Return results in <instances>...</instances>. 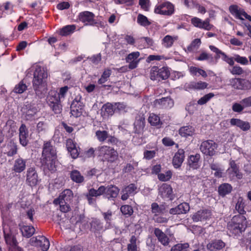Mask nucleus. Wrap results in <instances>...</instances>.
<instances>
[{
	"label": "nucleus",
	"mask_w": 251,
	"mask_h": 251,
	"mask_svg": "<svg viewBox=\"0 0 251 251\" xmlns=\"http://www.w3.org/2000/svg\"><path fill=\"white\" fill-rule=\"evenodd\" d=\"M48 72L44 67L36 65L33 73L32 86L36 96L39 99L44 98L47 91Z\"/></svg>",
	"instance_id": "f257e3e1"
},
{
	"label": "nucleus",
	"mask_w": 251,
	"mask_h": 251,
	"mask_svg": "<svg viewBox=\"0 0 251 251\" xmlns=\"http://www.w3.org/2000/svg\"><path fill=\"white\" fill-rule=\"evenodd\" d=\"M56 154L55 150L50 142L44 143L41 163L45 173L47 174L49 172L53 173L56 171Z\"/></svg>",
	"instance_id": "f03ea898"
},
{
	"label": "nucleus",
	"mask_w": 251,
	"mask_h": 251,
	"mask_svg": "<svg viewBox=\"0 0 251 251\" xmlns=\"http://www.w3.org/2000/svg\"><path fill=\"white\" fill-rule=\"evenodd\" d=\"M247 226L246 217L241 215L234 216L227 224L228 230L234 235L244 231Z\"/></svg>",
	"instance_id": "7ed1b4c3"
},
{
	"label": "nucleus",
	"mask_w": 251,
	"mask_h": 251,
	"mask_svg": "<svg viewBox=\"0 0 251 251\" xmlns=\"http://www.w3.org/2000/svg\"><path fill=\"white\" fill-rule=\"evenodd\" d=\"M98 151V154L100 156H102L104 159L108 161L113 162L117 157V151L112 148L106 146L99 147L96 149Z\"/></svg>",
	"instance_id": "20e7f679"
},
{
	"label": "nucleus",
	"mask_w": 251,
	"mask_h": 251,
	"mask_svg": "<svg viewBox=\"0 0 251 251\" xmlns=\"http://www.w3.org/2000/svg\"><path fill=\"white\" fill-rule=\"evenodd\" d=\"M217 148V144L211 140L202 142L200 146V150L202 153L210 156L215 154Z\"/></svg>",
	"instance_id": "39448f33"
},
{
	"label": "nucleus",
	"mask_w": 251,
	"mask_h": 251,
	"mask_svg": "<svg viewBox=\"0 0 251 251\" xmlns=\"http://www.w3.org/2000/svg\"><path fill=\"white\" fill-rule=\"evenodd\" d=\"M174 5L168 1L159 4L154 9L155 13L162 15H171L174 13Z\"/></svg>",
	"instance_id": "423d86ee"
},
{
	"label": "nucleus",
	"mask_w": 251,
	"mask_h": 251,
	"mask_svg": "<svg viewBox=\"0 0 251 251\" xmlns=\"http://www.w3.org/2000/svg\"><path fill=\"white\" fill-rule=\"evenodd\" d=\"M230 84L234 89L238 90H249L251 88L250 81L240 78H234L230 80Z\"/></svg>",
	"instance_id": "0eeeda50"
},
{
	"label": "nucleus",
	"mask_w": 251,
	"mask_h": 251,
	"mask_svg": "<svg viewBox=\"0 0 251 251\" xmlns=\"http://www.w3.org/2000/svg\"><path fill=\"white\" fill-rule=\"evenodd\" d=\"M31 245L40 247L43 251H47L50 247V242L45 236H38L30 239Z\"/></svg>",
	"instance_id": "6e6552de"
},
{
	"label": "nucleus",
	"mask_w": 251,
	"mask_h": 251,
	"mask_svg": "<svg viewBox=\"0 0 251 251\" xmlns=\"http://www.w3.org/2000/svg\"><path fill=\"white\" fill-rule=\"evenodd\" d=\"M39 182L38 174L33 167L27 169L26 173V182L31 187L35 186Z\"/></svg>",
	"instance_id": "1a4fd4ad"
},
{
	"label": "nucleus",
	"mask_w": 251,
	"mask_h": 251,
	"mask_svg": "<svg viewBox=\"0 0 251 251\" xmlns=\"http://www.w3.org/2000/svg\"><path fill=\"white\" fill-rule=\"evenodd\" d=\"M23 115L27 120H31L38 111L37 108L33 104L26 102L22 108Z\"/></svg>",
	"instance_id": "9d476101"
},
{
	"label": "nucleus",
	"mask_w": 251,
	"mask_h": 251,
	"mask_svg": "<svg viewBox=\"0 0 251 251\" xmlns=\"http://www.w3.org/2000/svg\"><path fill=\"white\" fill-rule=\"evenodd\" d=\"M159 194L164 199L167 198L172 201L175 198V195L173 193V189L170 185L163 183L158 189Z\"/></svg>",
	"instance_id": "9b49d317"
},
{
	"label": "nucleus",
	"mask_w": 251,
	"mask_h": 251,
	"mask_svg": "<svg viewBox=\"0 0 251 251\" xmlns=\"http://www.w3.org/2000/svg\"><path fill=\"white\" fill-rule=\"evenodd\" d=\"M139 51H134L129 53L126 58V61L128 63L129 69L132 70L136 68L140 61Z\"/></svg>",
	"instance_id": "f8f14e48"
},
{
	"label": "nucleus",
	"mask_w": 251,
	"mask_h": 251,
	"mask_svg": "<svg viewBox=\"0 0 251 251\" xmlns=\"http://www.w3.org/2000/svg\"><path fill=\"white\" fill-rule=\"evenodd\" d=\"M94 14L89 11H84L79 13V20L84 23L85 25H94L96 23L94 20Z\"/></svg>",
	"instance_id": "ddd939ff"
},
{
	"label": "nucleus",
	"mask_w": 251,
	"mask_h": 251,
	"mask_svg": "<svg viewBox=\"0 0 251 251\" xmlns=\"http://www.w3.org/2000/svg\"><path fill=\"white\" fill-rule=\"evenodd\" d=\"M104 197L108 200L115 199L118 196L120 189L114 185L104 186Z\"/></svg>",
	"instance_id": "4468645a"
},
{
	"label": "nucleus",
	"mask_w": 251,
	"mask_h": 251,
	"mask_svg": "<svg viewBox=\"0 0 251 251\" xmlns=\"http://www.w3.org/2000/svg\"><path fill=\"white\" fill-rule=\"evenodd\" d=\"M83 112V106L80 100H75L71 106V113L75 117L80 116Z\"/></svg>",
	"instance_id": "2eb2a0df"
},
{
	"label": "nucleus",
	"mask_w": 251,
	"mask_h": 251,
	"mask_svg": "<svg viewBox=\"0 0 251 251\" xmlns=\"http://www.w3.org/2000/svg\"><path fill=\"white\" fill-rule=\"evenodd\" d=\"M189 210V204L187 202H183L174 208H171L169 213L173 215L186 214Z\"/></svg>",
	"instance_id": "dca6fc26"
},
{
	"label": "nucleus",
	"mask_w": 251,
	"mask_h": 251,
	"mask_svg": "<svg viewBox=\"0 0 251 251\" xmlns=\"http://www.w3.org/2000/svg\"><path fill=\"white\" fill-rule=\"evenodd\" d=\"M116 104L107 103L104 104L101 109V114L103 118H108L113 115L116 111Z\"/></svg>",
	"instance_id": "f3484780"
},
{
	"label": "nucleus",
	"mask_w": 251,
	"mask_h": 251,
	"mask_svg": "<svg viewBox=\"0 0 251 251\" xmlns=\"http://www.w3.org/2000/svg\"><path fill=\"white\" fill-rule=\"evenodd\" d=\"M137 187L134 184H130L123 189L121 192V199L126 201L131 196H133L136 193Z\"/></svg>",
	"instance_id": "a211bd4d"
},
{
	"label": "nucleus",
	"mask_w": 251,
	"mask_h": 251,
	"mask_svg": "<svg viewBox=\"0 0 251 251\" xmlns=\"http://www.w3.org/2000/svg\"><path fill=\"white\" fill-rule=\"evenodd\" d=\"M184 151L182 149H179L175 153L173 159V165L175 168H179L184 159Z\"/></svg>",
	"instance_id": "6ab92c4d"
},
{
	"label": "nucleus",
	"mask_w": 251,
	"mask_h": 251,
	"mask_svg": "<svg viewBox=\"0 0 251 251\" xmlns=\"http://www.w3.org/2000/svg\"><path fill=\"white\" fill-rule=\"evenodd\" d=\"M191 23L196 27L203 28L208 30H210L212 26L209 24L208 19L202 21L201 19L197 17L193 18L191 19Z\"/></svg>",
	"instance_id": "aec40b11"
},
{
	"label": "nucleus",
	"mask_w": 251,
	"mask_h": 251,
	"mask_svg": "<svg viewBox=\"0 0 251 251\" xmlns=\"http://www.w3.org/2000/svg\"><path fill=\"white\" fill-rule=\"evenodd\" d=\"M211 216L210 211L207 210H200L195 213L192 217L193 221L198 222L209 219Z\"/></svg>",
	"instance_id": "412c9836"
},
{
	"label": "nucleus",
	"mask_w": 251,
	"mask_h": 251,
	"mask_svg": "<svg viewBox=\"0 0 251 251\" xmlns=\"http://www.w3.org/2000/svg\"><path fill=\"white\" fill-rule=\"evenodd\" d=\"M26 164V159L19 157L14 161L12 170L16 173H20L25 170Z\"/></svg>",
	"instance_id": "4be33fe9"
},
{
	"label": "nucleus",
	"mask_w": 251,
	"mask_h": 251,
	"mask_svg": "<svg viewBox=\"0 0 251 251\" xmlns=\"http://www.w3.org/2000/svg\"><path fill=\"white\" fill-rule=\"evenodd\" d=\"M154 234L157 237L158 241L163 246H168L170 242L169 238L167 235L158 228H155L154 230Z\"/></svg>",
	"instance_id": "5701e85b"
},
{
	"label": "nucleus",
	"mask_w": 251,
	"mask_h": 251,
	"mask_svg": "<svg viewBox=\"0 0 251 251\" xmlns=\"http://www.w3.org/2000/svg\"><path fill=\"white\" fill-rule=\"evenodd\" d=\"M28 132L26 126L22 124L19 128V139L21 144L25 146L28 143Z\"/></svg>",
	"instance_id": "b1692460"
},
{
	"label": "nucleus",
	"mask_w": 251,
	"mask_h": 251,
	"mask_svg": "<svg viewBox=\"0 0 251 251\" xmlns=\"http://www.w3.org/2000/svg\"><path fill=\"white\" fill-rule=\"evenodd\" d=\"M201 155L197 153L195 155H191L188 159V165L189 167L193 169H198L201 166L200 159Z\"/></svg>",
	"instance_id": "393cba45"
},
{
	"label": "nucleus",
	"mask_w": 251,
	"mask_h": 251,
	"mask_svg": "<svg viewBox=\"0 0 251 251\" xmlns=\"http://www.w3.org/2000/svg\"><path fill=\"white\" fill-rule=\"evenodd\" d=\"M225 243L221 240H215L209 243L207 245L209 251H223Z\"/></svg>",
	"instance_id": "a878e982"
},
{
	"label": "nucleus",
	"mask_w": 251,
	"mask_h": 251,
	"mask_svg": "<svg viewBox=\"0 0 251 251\" xmlns=\"http://www.w3.org/2000/svg\"><path fill=\"white\" fill-rule=\"evenodd\" d=\"M230 124L232 126H236L243 131L248 130L250 128V123L243 121L240 119L232 118L230 120Z\"/></svg>",
	"instance_id": "bb28decb"
},
{
	"label": "nucleus",
	"mask_w": 251,
	"mask_h": 251,
	"mask_svg": "<svg viewBox=\"0 0 251 251\" xmlns=\"http://www.w3.org/2000/svg\"><path fill=\"white\" fill-rule=\"evenodd\" d=\"M139 244L140 241L137 237L135 235H132L127 246V251H138Z\"/></svg>",
	"instance_id": "cd10ccee"
},
{
	"label": "nucleus",
	"mask_w": 251,
	"mask_h": 251,
	"mask_svg": "<svg viewBox=\"0 0 251 251\" xmlns=\"http://www.w3.org/2000/svg\"><path fill=\"white\" fill-rule=\"evenodd\" d=\"M157 103L162 108H171L174 105L173 100L169 97L163 98L156 100V103Z\"/></svg>",
	"instance_id": "c85d7f7f"
},
{
	"label": "nucleus",
	"mask_w": 251,
	"mask_h": 251,
	"mask_svg": "<svg viewBox=\"0 0 251 251\" xmlns=\"http://www.w3.org/2000/svg\"><path fill=\"white\" fill-rule=\"evenodd\" d=\"M208 84L201 81H193L189 83L186 86L187 89L195 90H202L206 88Z\"/></svg>",
	"instance_id": "c756f323"
},
{
	"label": "nucleus",
	"mask_w": 251,
	"mask_h": 251,
	"mask_svg": "<svg viewBox=\"0 0 251 251\" xmlns=\"http://www.w3.org/2000/svg\"><path fill=\"white\" fill-rule=\"evenodd\" d=\"M227 172L231 176H237L238 178L242 177V175L240 173L234 161L230 162V167L227 169Z\"/></svg>",
	"instance_id": "7c9ffc66"
},
{
	"label": "nucleus",
	"mask_w": 251,
	"mask_h": 251,
	"mask_svg": "<svg viewBox=\"0 0 251 251\" xmlns=\"http://www.w3.org/2000/svg\"><path fill=\"white\" fill-rule=\"evenodd\" d=\"M73 198V193L70 189L64 190L59 195L58 198L55 200H60L64 202H69Z\"/></svg>",
	"instance_id": "2f4dec72"
},
{
	"label": "nucleus",
	"mask_w": 251,
	"mask_h": 251,
	"mask_svg": "<svg viewBox=\"0 0 251 251\" xmlns=\"http://www.w3.org/2000/svg\"><path fill=\"white\" fill-rule=\"evenodd\" d=\"M194 128L191 126H186L181 127L179 130V133L181 136H191L195 133Z\"/></svg>",
	"instance_id": "473e14b6"
},
{
	"label": "nucleus",
	"mask_w": 251,
	"mask_h": 251,
	"mask_svg": "<svg viewBox=\"0 0 251 251\" xmlns=\"http://www.w3.org/2000/svg\"><path fill=\"white\" fill-rule=\"evenodd\" d=\"M165 207L164 205H159L156 202H153L151 204V211L153 216L160 215L164 213Z\"/></svg>",
	"instance_id": "72a5a7b5"
},
{
	"label": "nucleus",
	"mask_w": 251,
	"mask_h": 251,
	"mask_svg": "<svg viewBox=\"0 0 251 251\" xmlns=\"http://www.w3.org/2000/svg\"><path fill=\"white\" fill-rule=\"evenodd\" d=\"M4 237L5 243L7 245L11 247L16 246L17 241L14 236L11 233L10 231L7 232L5 230H3Z\"/></svg>",
	"instance_id": "f704fd0d"
},
{
	"label": "nucleus",
	"mask_w": 251,
	"mask_h": 251,
	"mask_svg": "<svg viewBox=\"0 0 251 251\" xmlns=\"http://www.w3.org/2000/svg\"><path fill=\"white\" fill-rule=\"evenodd\" d=\"M60 100L59 96L56 91H50L47 98V101L49 105L60 102Z\"/></svg>",
	"instance_id": "c9c22d12"
},
{
	"label": "nucleus",
	"mask_w": 251,
	"mask_h": 251,
	"mask_svg": "<svg viewBox=\"0 0 251 251\" xmlns=\"http://www.w3.org/2000/svg\"><path fill=\"white\" fill-rule=\"evenodd\" d=\"M70 178L74 182L76 183H81L84 181V177L80 173L76 170H74L70 172Z\"/></svg>",
	"instance_id": "e433bc0d"
},
{
	"label": "nucleus",
	"mask_w": 251,
	"mask_h": 251,
	"mask_svg": "<svg viewBox=\"0 0 251 251\" xmlns=\"http://www.w3.org/2000/svg\"><path fill=\"white\" fill-rule=\"evenodd\" d=\"M229 10L231 14L234 16L236 18L243 20L244 19L242 17V12L244 10L239 8L237 5H232L229 6Z\"/></svg>",
	"instance_id": "4c0bfd02"
},
{
	"label": "nucleus",
	"mask_w": 251,
	"mask_h": 251,
	"mask_svg": "<svg viewBox=\"0 0 251 251\" xmlns=\"http://www.w3.org/2000/svg\"><path fill=\"white\" fill-rule=\"evenodd\" d=\"M178 39V37L172 36L169 35L165 36L162 40V44L165 48H168L172 47L175 41Z\"/></svg>",
	"instance_id": "58836bf2"
},
{
	"label": "nucleus",
	"mask_w": 251,
	"mask_h": 251,
	"mask_svg": "<svg viewBox=\"0 0 251 251\" xmlns=\"http://www.w3.org/2000/svg\"><path fill=\"white\" fill-rule=\"evenodd\" d=\"M22 235L27 238H29L34 233L35 229L31 226H24L21 227Z\"/></svg>",
	"instance_id": "ea45409f"
},
{
	"label": "nucleus",
	"mask_w": 251,
	"mask_h": 251,
	"mask_svg": "<svg viewBox=\"0 0 251 251\" xmlns=\"http://www.w3.org/2000/svg\"><path fill=\"white\" fill-rule=\"evenodd\" d=\"M232 190V186L228 183H224L220 185L218 192L220 195L225 196L230 193Z\"/></svg>",
	"instance_id": "a19ab883"
},
{
	"label": "nucleus",
	"mask_w": 251,
	"mask_h": 251,
	"mask_svg": "<svg viewBox=\"0 0 251 251\" xmlns=\"http://www.w3.org/2000/svg\"><path fill=\"white\" fill-rule=\"evenodd\" d=\"M148 121L151 126H157L158 127H160L162 124L160 121L159 117L153 113L150 114L148 119Z\"/></svg>",
	"instance_id": "79ce46f5"
},
{
	"label": "nucleus",
	"mask_w": 251,
	"mask_h": 251,
	"mask_svg": "<svg viewBox=\"0 0 251 251\" xmlns=\"http://www.w3.org/2000/svg\"><path fill=\"white\" fill-rule=\"evenodd\" d=\"M104 186H100L97 190L91 188L88 191L89 195L95 197H98L101 195L104 196Z\"/></svg>",
	"instance_id": "37998d69"
},
{
	"label": "nucleus",
	"mask_w": 251,
	"mask_h": 251,
	"mask_svg": "<svg viewBox=\"0 0 251 251\" xmlns=\"http://www.w3.org/2000/svg\"><path fill=\"white\" fill-rule=\"evenodd\" d=\"M75 29V25H67L62 28L59 33L62 36H67L73 33Z\"/></svg>",
	"instance_id": "c03bdc74"
},
{
	"label": "nucleus",
	"mask_w": 251,
	"mask_h": 251,
	"mask_svg": "<svg viewBox=\"0 0 251 251\" xmlns=\"http://www.w3.org/2000/svg\"><path fill=\"white\" fill-rule=\"evenodd\" d=\"M68 202H64L60 200H54L53 203L55 204L60 205V210L61 212L66 213L70 211V207L67 203Z\"/></svg>",
	"instance_id": "a18cd8bd"
},
{
	"label": "nucleus",
	"mask_w": 251,
	"mask_h": 251,
	"mask_svg": "<svg viewBox=\"0 0 251 251\" xmlns=\"http://www.w3.org/2000/svg\"><path fill=\"white\" fill-rule=\"evenodd\" d=\"M27 88L26 85L23 81H20L18 84L15 85L13 92L16 94H22Z\"/></svg>",
	"instance_id": "49530a36"
},
{
	"label": "nucleus",
	"mask_w": 251,
	"mask_h": 251,
	"mask_svg": "<svg viewBox=\"0 0 251 251\" xmlns=\"http://www.w3.org/2000/svg\"><path fill=\"white\" fill-rule=\"evenodd\" d=\"M111 70L110 69L107 68L104 70L100 78L98 80V83L102 84L107 81L108 78L111 75Z\"/></svg>",
	"instance_id": "de8ad7c7"
},
{
	"label": "nucleus",
	"mask_w": 251,
	"mask_h": 251,
	"mask_svg": "<svg viewBox=\"0 0 251 251\" xmlns=\"http://www.w3.org/2000/svg\"><path fill=\"white\" fill-rule=\"evenodd\" d=\"M104 220L106 222L107 227L109 228L111 226V221H112V212L110 210H108L105 212L101 213Z\"/></svg>",
	"instance_id": "09e8293b"
},
{
	"label": "nucleus",
	"mask_w": 251,
	"mask_h": 251,
	"mask_svg": "<svg viewBox=\"0 0 251 251\" xmlns=\"http://www.w3.org/2000/svg\"><path fill=\"white\" fill-rule=\"evenodd\" d=\"M137 23L142 26H147L151 24L148 18L142 14H139L137 19Z\"/></svg>",
	"instance_id": "8fccbe9b"
},
{
	"label": "nucleus",
	"mask_w": 251,
	"mask_h": 251,
	"mask_svg": "<svg viewBox=\"0 0 251 251\" xmlns=\"http://www.w3.org/2000/svg\"><path fill=\"white\" fill-rule=\"evenodd\" d=\"M211 170L215 171L214 176L218 177H222L223 176L224 169H222L217 164H211L210 165Z\"/></svg>",
	"instance_id": "3c124183"
},
{
	"label": "nucleus",
	"mask_w": 251,
	"mask_h": 251,
	"mask_svg": "<svg viewBox=\"0 0 251 251\" xmlns=\"http://www.w3.org/2000/svg\"><path fill=\"white\" fill-rule=\"evenodd\" d=\"M189 247L188 243L177 244L172 247L171 251H187Z\"/></svg>",
	"instance_id": "603ef678"
},
{
	"label": "nucleus",
	"mask_w": 251,
	"mask_h": 251,
	"mask_svg": "<svg viewBox=\"0 0 251 251\" xmlns=\"http://www.w3.org/2000/svg\"><path fill=\"white\" fill-rule=\"evenodd\" d=\"M201 44V41L200 39H195L191 42L190 45L188 46L187 50L190 52L196 50L199 48Z\"/></svg>",
	"instance_id": "864d4df0"
},
{
	"label": "nucleus",
	"mask_w": 251,
	"mask_h": 251,
	"mask_svg": "<svg viewBox=\"0 0 251 251\" xmlns=\"http://www.w3.org/2000/svg\"><path fill=\"white\" fill-rule=\"evenodd\" d=\"M233 61L243 65H247L249 63V61L246 57L241 56L238 54H234Z\"/></svg>",
	"instance_id": "5fc2aeb1"
},
{
	"label": "nucleus",
	"mask_w": 251,
	"mask_h": 251,
	"mask_svg": "<svg viewBox=\"0 0 251 251\" xmlns=\"http://www.w3.org/2000/svg\"><path fill=\"white\" fill-rule=\"evenodd\" d=\"M159 68L158 67L154 66L151 69V80H160V75L159 74Z\"/></svg>",
	"instance_id": "6e6d98bb"
},
{
	"label": "nucleus",
	"mask_w": 251,
	"mask_h": 251,
	"mask_svg": "<svg viewBox=\"0 0 251 251\" xmlns=\"http://www.w3.org/2000/svg\"><path fill=\"white\" fill-rule=\"evenodd\" d=\"M172 176V173L171 171H168L165 173L158 174V178L162 181H167L170 179Z\"/></svg>",
	"instance_id": "4d7b16f0"
},
{
	"label": "nucleus",
	"mask_w": 251,
	"mask_h": 251,
	"mask_svg": "<svg viewBox=\"0 0 251 251\" xmlns=\"http://www.w3.org/2000/svg\"><path fill=\"white\" fill-rule=\"evenodd\" d=\"M214 94L212 93H209L201 97L197 102L199 105H203L206 103L211 99L214 97Z\"/></svg>",
	"instance_id": "13d9d810"
},
{
	"label": "nucleus",
	"mask_w": 251,
	"mask_h": 251,
	"mask_svg": "<svg viewBox=\"0 0 251 251\" xmlns=\"http://www.w3.org/2000/svg\"><path fill=\"white\" fill-rule=\"evenodd\" d=\"M8 151L7 154L8 156H12L17 153V147L14 143H10L7 145Z\"/></svg>",
	"instance_id": "bf43d9fd"
},
{
	"label": "nucleus",
	"mask_w": 251,
	"mask_h": 251,
	"mask_svg": "<svg viewBox=\"0 0 251 251\" xmlns=\"http://www.w3.org/2000/svg\"><path fill=\"white\" fill-rule=\"evenodd\" d=\"M96 135L100 142L104 141L108 137V133L107 131L103 130H98L96 132Z\"/></svg>",
	"instance_id": "052dcab7"
},
{
	"label": "nucleus",
	"mask_w": 251,
	"mask_h": 251,
	"mask_svg": "<svg viewBox=\"0 0 251 251\" xmlns=\"http://www.w3.org/2000/svg\"><path fill=\"white\" fill-rule=\"evenodd\" d=\"M159 74L160 75V79L164 80L167 79L169 75L170 72L167 68L162 67L159 68Z\"/></svg>",
	"instance_id": "680f3d73"
},
{
	"label": "nucleus",
	"mask_w": 251,
	"mask_h": 251,
	"mask_svg": "<svg viewBox=\"0 0 251 251\" xmlns=\"http://www.w3.org/2000/svg\"><path fill=\"white\" fill-rule=\"evenodd\" d=\"M229 71L232 75H238L243 74L244 72L243 69L238 65L233 66L231 69H229Z\"/></svg>",
	"instance_id": "e2e57ef3"
},
{
	"label": "nucleus",
	"mask_w": 251,
	"mask_h": 251,
	"mask_svg": "<svg viewBox=\"0 0 251 251\" xmlns=\"http://www.w3.org/2000/svg\"><path fill=\"white\" fill-rule=\"evenodd\" d=\"M121 211L124 215H131L133 213V209L129 205H123L121 207Z\"/></svg>",
	"instance_id": "0e129e2a"
},
{
	"label": "nucleus",
	"mask_w": 251,
	"mask_h": 251,
	"mask_svg": "<svg viewBox=\"0 0 251 251\" xmlns=\"http://www.w3.org/2000/svg\"><path fill=\"white\" fill-rule=\"evenodd\" d=\"M245 107V106L242 104L241 102L240 103L235 102L232 105V109L235 112L240 113L242 112Z\"/></svg>",
	"instance_id": "69168bd1"
},
{
	"label": "nucleus",
	"mask_w": 251,
	"mask_h": 251,
	"mask_svg": "<svg viewBox=\"0 0 251 251\" xmlns=\"http://www.w3.org/2000/svg\"><path fill=\"white\" fill-rule=\"evenodd\" d=\"M49 106L55 114L61 113L62 110V105L60 104V102L49 105Z\"/></svg>",
	"instance_id": "338daca9"
},
{
	"label": "nucleus",
	"mask_w": 251,
	"mask_h": 251,
	"mask_svg": "<svg viewBox=\"0 0 251 251\" xmlns=\"http://www.w3.org/2000/svg\"><path fill=\"white\" fill-rule=\"evenodd\" d=\"M153 220L155 222L159 224L166 223L168 221V218L163 217L162 216H160L159 215L153 216Z\"/></svg>",
	"instance_id": "774afa93"
}]
</instances>
